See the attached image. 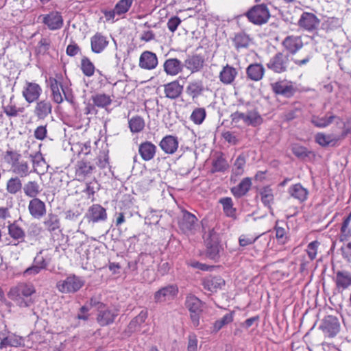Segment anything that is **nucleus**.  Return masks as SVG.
Here are the masks:
<instances>
[{
    "label": "nucleus",
    "mask_w": 351,
    "mask_h": 351,
    "mask_svg": "<svg viewBox=\"0 0 351 351\" xmlns=\"http://www.w3.org/2000/svg\"><path fill=\"white\" fill-rule=\"evenodd\" d=\"M34 292L35 289L32 285L19 283L10 289L8 295L19 306L28 307L33 303L31 295Z\"/></svg>",
    "instance_id": "f257e3e1"
},
{
    "label": "nucleus",
    "mask_w": 351,
    "mask_h": 351,
    "mask_svg": "<svg viewBox=\"0 0 351 351\" xmlns=\"http://www.w3.org/2000/svg\"><path fill=\"white\" fill-rule=\"evenodd\" d=\"M292 58L284 51L274 54L266 64L268 69L274 73L281 74L293 69Z\"/></svg>",
    "instance_id": "f03ea898"
},
{
    "label": "nucleus",
    "mask_w": 351,
    "mask_h": 351,
    "mask_svg": "<svg viewBox=\"0 0 351 351\" xmlns=\"http://www.w3.org/2000/svg\"><path fill=\"white\" fill-rule=\"evenodd\" d=\"M84 285V281L79 276L70 275L56 284V288L62 293H73L79 291Z\"/></svg>",
    "instance_id": "7ed1b4c3"
},
{
    "label": "nucleus",
    "mask_w": 351,
    "mask_h": 351,
    "mask_svg": "<svg viewBox=\"0 0 351 351\" xmlns=\"http://www.w3.org/2000/svg\"><path fill=\"white\" fill-rule=\"evenodd\" d=\"M246 16L250 22L261 25L268 21L270 13L267 6L263 3L253 6L246 13Z\"/></svg>",
    "instance_id": "20e7f679"
},
{
    "label": "nucleus",
    "mask_w": 351,
    "mask_h": 351,
    "mask_svg": "<svg viewBox=\"0 0 351 351\" xmlns=\"http://www.w3.org/2000/svg\"><path fill=\"white\" fill-rule=\"evenodd\" d=\"M185 304L190 312V316L193 325L197 327L199 325L200 314L202 312V302L193 295H188Z\"/></svg>",
    "instance_id": "39448f33"
},
{
    "label": "nucleus",
    "mask_w": 351,
    "mask_h": 351,
    "mask_svg": "<svg viewBox=\"0 0 351 351\" xmlns=\"http://www.w3.org/2000/svg\"><path fill=\"white\" fill-rule=\"evenodd\" d=\"M178 293L176 285H169L161 287L154 295V300L157 304L165 303L174 299Z\"/></svg>",
    "instance_id": "423d86ee"
},
{
    "label": "nucleus",
    "mask_w": 351,
    "mask_h": 351,
    "mask_svg": "<svg viewBox=\"0 0 351 351\" xmlns=\"http://www.w3.org/2000/svg\"><path fill=\"white\" fill-rule=\"evenodd\" d=\"M196 216L186 210H182V217L178 221L180 229L185 234L193 233L197 226Z\"/></svg>",
    "instance_id": "0eeeda50"
},
{
    "label": "nucleus",
    "mask_w": 351,
    "mask_h": 351,
    "mask_svg": "<svg viewBox=\"0 0 351 351\" xmlns=\"http://www.w3.org/2000/svg\"><path fill=\"white\" fill-rule=\"evenodd\" d=\"M282 46L290 56L295 55L302 49L303 41L301 36L290 35L286 36L281 43Z\"/></svg>",
    "instance_id": "6e6552de"
},
{
    "label": "nucleus",
    "mask_w": 351,
    "mask_h": 351,
    "mask_svg": "<svg viewBox=\"0 0 351 351\" xmlns=\"http://www.w3.org/2000/svg\"><path fill=\"white\" fill-rule=\"evenodd\" d=\"M41 93L42 88L40 86L36 83L29 82H26L22 92L23 97L29 104L38 101Z\"/></svg>",
    "instance_id": "1a4fd4ad"
},
{
    "label": "nucleus",
    "mask_w": 351,
    "mask_h": 351,
    "mask_svg": "<svg viewBox=\"0 0 351 351\" xmlns=\"http://www.w3.org/2000/svg\"><path fill=\"white\" fill-rule=\"evenodd\" d=\"M273 92L287 98L291 97L295 93V88L291 82L280 80L271 84Z\"/></svg>",
    "instance_id": "9d476101"
},
{
    "label": "nucleus",
    "mask_w": 351,
    "mask_h": 351,
    "mask_svg": "<svg viewBox=\"0 0 351 351\" xmlns=\"http://www.w3.org/2000/svg\"><path fill=\"white\" fill-rule=\"evenodd\" d=\"M319 23L320 20L313 13L308 12H303L298 21L299 27L308 32L316 29Z\"/></svg>",
    "instance_id": "9b49d317"
},
{
    "label": "nucleus",
    "mask_w": 351,
    "mask_h": 351,
    "mask_svg": "<svg viewBox=\"0 0 351 351\" xmlns=\"http://www.w3.org/2000/svg\"><path fill=\"white\" fill-rule=\"evenodd\" d=\"M183 64L191 73H197L203 69L205 64V58L201 54L189 55Z\"/></svg>",
    "instance_id": "f8f14e48"
},
{
    "label": "nucleus",
    "mask_w": 351,
    "mask_h": 351,
    "mask_svg": "<svg viewBox=\"0 0 351 351\" xmlns=\"http://www.w3.org/2000/svg\"><path fill=\"white\" fill-rule=\"evenodd\" d=\"M320 328L328 337H333L339 332L340 325L336 317L328 315L324 319Z\"/></svg>",
    "instance_id": "ddd939ff"
},
{
    "label": "nucleus",
    "mask_w": 351,
    "mask_h": 351,
    "mask_svg": "<svg viewBox=\"0 0 351 351\" xmlns=\"http://www.w3.org/2000/svg\"><path fill=\"white\" fill-rule=\"evenodd\" d=\"M117 315L116 311L110 309L106 305H100V309L97 311V322L101 326H106L112 324Z\"/></svg>",
    "instance_id": "4468645a"
},
{
    "label": "nucleus",
    "mask_w": 351,
    "mask_h": 351,
    "mask_svg": "<svg viewBox=\"0 0 351 351\" xmlns=\"http://www.w3.org/2000/svg\"><path fill=\"white\" fill-rule=\"evenodd\" d=\"M207 256L213 260L219 258V246L217 243V237L213 229L209 231L208 237L206 238Z\"/></svg>",
    "instance_id": "2eb2a0df"
},
{
    "label": "nucleus",
    "mask_w": 351,
    "mask_h": 351,
    "mask_svg": "<svg viewBox=\"0 0 351 351\" xmlns=\"http://www.w3.org/2000/svg\"><path fill=\"white\" fill-rule=\"evenodd\" d=\"M43 23L47 26L50 30L60 29L63 25V19L58 12H51L48 14L41 15Z\"/></svg>",
    "instance_id": "dca6fc26"
},
{
    "label": "nucleus",
    "mask_w": 351,
    "mask_h": 351,
    "mask_svg": "<svg viewBox=\"0 0 351 351\" xmlns=\"http://www.w3.org/2000/svg\"><path fill=\"white\" fill-rule=\"evenodd\" d=\"M28 210L33 218L40 219L46 215L45 203L38 198L32 199L28 204Z\"/></svg>",
    "instance_id": "f3484780"
},
{
    "label": "nucleus",
    "mask_w": 351,
    "mask_h": 351,
    "mask_svg": "<svg viewBox=\"0 0 351 351\" xmlns=\"http://www.w3.org/2000/svg\"><path fill=\"white\" fill-rule=\"evenodd\" d=\"M94 169V165H91L90 162L81 160L77 161L76 163L75 176L78 180H83L86 178L90 177Z\"/></svg>",
    "instance_id": "a211bd4d"
},
{
    "label": "nucleus",
    "mask_w": 351,
    "mask_h": 351,
    "mask_svg": "<svg viewBox=\"0 0 351 351\" xmlns=\"http://www.w3.org/2000/svg\"><path fill=\"white\" fill-rule=\"evenodd\" d=\"M158 65V58L156 53L149 51H143L139 58V66L147 70L155 69Z\"/></svg>",
    "instance_id": "6ab92c4d"
},
{
    "label": "nucleus",
    "mask_w": 351,
    "mask_h": 351,
    "mask_svg": "<svg viewBox=\"0 0 351 351\" xmlns=\"http://www.w3.org/2000/svg\"><path fill=\"white\" fill-rule=\"evenodd\" d=\"M14 99V95H12L8 101L2 100V109L8 117H16L24 111V108L18 107Z\"/></svg>",
    "instance_id": "aec40b11"
},
{
    "label": "nucleus",
    "mask_w": 351,
    "mask_h": 351,
    "mask_svg": "<svg viewBox=\"0 0 351 351\" xmlns=\"http://www.w3.org/2000/svg\"><path fill=\"white\" fill-rule=\"evenodd\" d=\"M36 101L34 114L38 119H45L51 113L52 105L51 101L47 99Z\"/></svg>",
    "instance_id": "412c9836"
},
{
    "label": "nucleus",
    "mask_w": 351,
    "mask_h": 351,
    "mask_svg": "<svg viewBox=\"0 0 351 351\" xmlns=\"http://www.w3.org/2000/svg\"><path fill=\"white\" fill-rule=\"evenodd\" d=\"M204 288L211 292H217L225 285V280L220 276H208L202 279Z\"/></svg>",
    "instance_id": "4be33fe9"
},
{
    "label": "nucleus",
    "mask_w": 351,
    "mask_h": 351,
    "mask_svg": "<svg viewBox=\"0 0 351 351\" xmlns=\"http://www.w3.org/2000/svg\"><path fill=\"white\" fill-rule=\"evenodd\" d=\"M178 144L176 136L167 135L160 141L159 146L165 154H173L178 148Z\"/></svg>",
    "instance_id": "5701e85b"
},
{
    "label": "nucleus",
    "mask_w": 351,
    "mask_h": 351,
    "mask_svg": "<svg viewBox=\"0 0 351 351\" xmlns=\"http://www.w3.org/2000/svg\"><path fill=\"white\" fill-rule=\"evenodd\" d=\"M88 218L93 223L104 221L107 219L106 210L100 204H93L88 210Z\"/></svg>",
    "instance_id": "b1692460"
},
{
    "label": "nucleus",
    "mask_w": 351,
    "mask_h": 351,
    "mask_svg": "<svg viewBox=\"0 0 351 351\" xmlns=\"http://www.w3.org/2000/svg\"><path fill=\"white\" fill-rule=\"evenodd\" d=\"M163 68L167 75L176 76L182 71L184 64L177 58H169L164 62Z\"/></svg>",
    "instance_id": "393cba45"
},
{
    "label": "nucleus",
    "mask_w": 351,
    "mask_h": 351,
    "mask_svg": "<svg viewBox=\"0 0 351 351\" xmlns=\"http://www.w3.org/2000/svg\"><path fill=\"white\" fill-rule=\"evenodd\" d=\"M183 88V86L177 80L167 83L164 85L165 97L170 99H178L181 95Z\"/></svg>",
    "instance_id": "a878e982"
},
{
    "label": "nucleus",
    "mask_w": 351,
    "mask_h": 351,
    "mask_svg": "<svg viewBox=\"0 0 351 351\" xmlns=\"http://www.w3.org/2000/svg\"><path fill=\"white\" fill-rule=\"evenodd\" d=\"M248 79L258 82L263 79L265 74V68L261 63L250 64L246 69Z\"/></svg>",
    "instance_id": "bb28decb"
},
{
    "label": "nucleus",
    "mask_w": 351,
    "mask_h": 351,
    "mask_svg": "<svg viewBox=\"0 0 351 351\" xmlns=\"http://www.w3.org/2000/svg\"><path fill=\"white\" fill-rule=\"evenodd\" d=\"M288 193L291 197L298 199L300 203H302L307 199L308 191L300 183H297L289 187Z\"/></svg>",
    "instance_id": "cd10ccee"
},
{
    "label": "nucleus",
    "mask_w": 351,
    "mask_h": 351,
    "mask_svg": "<svg viewBox=\"0 0 351 351\" xmlns=\"http://www.w3.org/2000/svg\"><path fill=\"white\" fill-rule=\"evenodd\" d=\"M91 50L95 53L102 52L108 45L107 38L100 33H96L90 38Z\"/></svg>",
    "instance_id": "c85d7f7f"
},
{
    "label": "nucleus",
    "mask_w": 351,
    "mask_h": 351,
    "mask_svg": "<svg viewBox=\"0 0 351 351\" xmlns=\"http://www.w3.org/2000/svg\"><path fill=\"white\" fill-rule=\"evenodd\" d=\"M156 149L152 142L145 141L140 144L138 153L145 161H149L154 158Z\"/></svg>",
    "instance_id": "c756f323"
},
{
    "label": "nucleus",
    "mask_w": 351,
    "mask_h": 351,
    "mask_svg": "<svg viewBox=\"0 0 351 351\" xmlns=\"http://www.w3.org/2000/svg\"><path fill=\"white\" fill-rule=\"evenodd\" d=\"M335 281L337 289H346L351 286V273L346 270L337 271Z\"/></svg>",
    "instance_id": "7c9ffc66"
},
{
    "label": "nucleus",
    "mask_w": 351,
    "mask_h": 351,
    "mask_svg": "<svg viewBox=\"0 0 351 351\" xmlns=\"http://www.w3.org/2000/svg\"><path fill=\"white\" fill-rule=\"evenodd\" d=\"M238 73L235 68L230 66L229 64H226L223 67L222 70L219 73V80L223 84H231L235 77H237Z\"/></svg>",
    "instance_id": "2f4dec72"
},
{
    "label": "nucleus",
    "mask_w": 351,
    "mask_h": 351,
    "mask_svg": "<svg viewBox=\"0 0 351 351\" xmlns=\"http://www.w3.org/2000/svg\"><path fill=\"white\" fill-rule=\"evenodd\" d=\"M234 47L237 51L242 49H247L252 43V39L248 34L240 32L234 34L232 38Z\"/></svg>",
    "instance_id": "473e14b6"
},
{
    "label": "nucleus",
    "mask_w": 351,
    "mask_h": 351,
    "mask_svg": "<svg viewBox=\"0 0 351 351\" xmlns=\"http://www.w3.org/2000/svg\"><path fill=\"white\" fill-rule=\"evenodd\" d=\"M8 234L14 241H16L18 243L24 241L25 237V230L18 224L16 221L13 223H10L8 226Z\"/></svg>",
    "instance_id": "72a5a7b5"
},
{
    "label": "nucleus",
    "mask_w": 351,
    "mask_h": 351,
    "mask_svg": "<svg viewBox=\"0 0 351 351\" xmlns=\"http://www.w3.org/2000/svg\"><path fill=\"white\" fill-rule=\"evenodd\" d=\"M45 229L50 232H55L60 228L59 217L53 213H49L43 221Z\"/></svg>",
    "instance_id": "f704fd0d"
},
{
    "label": "nucleus",
    "mask_w": 351,
    "mask_h": 351,
    "mask_svg": "<svg viewBox=\"0 0 351 351\" xmlns=\"http://www.w3.org/2000/svg\"><path fill=\"white\" fill-rule=\"evenodd\" d=\"M204 90L203 82L201 80L190 82L186 88V93L192 99L197 98Z\"/></svg>",
    "instance_id": "c9c22d12"
},
{
    "label": "nucleus",
    "mask_w": 351,
    "mask_h": 351,
    "mask_svg": "<svg viewBox=\"0 0 351 351\" xmlns=\"http://www.w3.org/2000/svg\"><path fill=\"white\" fill-rule=\"evenodd\" d=\"M252 180L250 178H243L236 186L231 189V192L236 197H241L245 195L250 189Z\"/></svg>",
    "instance_id": "e433bc0d"
},
{
    "label": "nucleus",
    "mask_w": 351,
    "mask_h": 351,
    "mask_svg": "<svg viewBox=\"0 0 351 351\" xmlns=\"http://www.w3.org/2000/svg\"><path fill=\"white\" fill-rule=\"evenodd\" d=\"M313 57V52L311 48L304 49L295 58H292V62L298 66L307 64Z\"/></svg>",
    "instance_id": "4c0bfd02"
},
{
    "label": "nucleus",
    "mask_w": 351,
    "mask_h": 351,
    "mask_svg": "<svg viewBox=\"0 0 351 351\" xmlns=\"http://www.w3.org/2000/svg\"><path fill=\"white\" fill-rule=\"evenodd\" d=\"M23 189L25 195L32 199L37 198V196L42 191L40 184L35 180L28 181L26 182L24 184Z\"/></svg>",
    "instance_id": "58836bf2"
},
{
    "label": "nucleus",
    "mask_w": 351,
    "mask_h": 351,
    "mask_svg": "<svg viewBox=\"0 0 351 351\" xmlns=\"http://www.w3.org/2000/svg\"><path fill=\"white\" fill-rule=\"evenodd\" d=\"M12 168V171L18 175L20 178H25L28 176L31 170L29 165L27 161L19 160Z\"/></svg>",
    "instance_id": "ea45409f"
},
{
    "label": "nucleus",
    "mask_w": 351,
    "mask_h": 351,
    "mask_svg": "<svg viewBox=\"0 0 351 351\" xmlns=\"http://www.w3.org/2000/svg\"><path fill=\"white\" fill-rule=\"evenodd\" d=\"M23 343V339L21 337L17 336L14 334H11L8 337L3 338L0 342V348L3 349L8 346L19 347Z\"/></svg>",
    "instance_id": "a19ab883"
},
{
    "label": "nucleus",
    "mask_w": 351,
    "mask_h": 351,
    "mask_svg": "<svg viewBox=\"0 0 351 351\" xmlns=\"http://www.w3.org/2000/svg\"><path fill=\"white\" fill-rule=\"evenodd\" d=\"M234 314L233 311L230 312L224 315L221 319L216 320L211 328V332L216 333L223 327L231 323L233 321Z\"/></svg>",
    "instance_id": "79ce46f5"
},
{
    "label": "nucleus",
    "mask_w": 351,
    "mask_h": 351,
    "mask_svg": "<svg viewBox=\"0 0 351 351\" xmlns=\"http://www.w3.org/2000/svg\"><path fill=\"white\" fill-rule=\"evenodd\" d=\"M60 88L62 89L63 92L64 89L60 83H59L56 80H54L53 82L51 84V90L52 92L51 96L53 101L56 104H61L63 101V98L60 91ZM64 95H66L65 93H64ZM66 100H68L66 96H65Z\"/></svg>",
    "instance_id": "37998d69"
},
{
    "label": "nucleus",
    "mask_w": 351,
    "mask_h": 351,
    "mask_svg": "<svg viewBox=\"0 0 351 351\" xmlns=\"http://www.w3.org/2000/svg\"><path fill=\"white\" fill-rule=\"evenodd\" d=\"M148 316L147 311L143 310L139 314L136 316L129 324V329L132 331H136L138 330L140 326L143 324L147 319Z\"/></svg>",
    "instance_id": "c03bdc74"
},
{
    "label": "nucleus",
    "mask_w": 351,
    "mask_h": 351,
    "mask_svg": "<svg viewBox=\"0 0 351 351\" xmlns=\"http://www.w3.org/2000/svg\"><path fill=\"white\" fill-rule=\"evenodd\" d=\"M129 128L132 133H138L145 128L144 119L138 116L132 117L128 121Z\"/></svg>",
    "instance_id": "a18cd8bd"
},
{
    "label": "nucleus",
    "mask_w": 351,
    "mask_h": 351,
    "mask_svg": "<svg viewBox=\"0 0 351 351\" xmlns=\"http://www.w3.org/2000/svg\"><path fill=\"white\" fill-rule=\"evenodd\" d=\"M22 187V182L19 177H12L7 181L6 190L12 195L16 194L21 190Z\"/></svg>",
    "instance_id": "49530a36"
},
{
    "label": "nucleus",
    "mask_w": 351,
    "mask_h": 351,
    "mask_svg": "<svg viewBox=\"0 0 351 351\" xmlns=\"http://www.w3.org/2000/svg\"><path fill=\"white\" fill-rule=\"evenodd\" d=\"M219 203L223 206V210L226 216L236 217V209L233 208L232 200L230 197H223L219 199Z\"/></svg>",
    "instance_id": "de8ad7c7"
},
{
    "label": "nucleus",
    "mask_w": 351,
    "mask_h": 351,
    "mask_svg": "<svg viewBox=\"0 0 351 351\" xmlns=\"http://www.w3.org/2000/svg\"><path fill=\"white\" fill-rule=\"evenodd\" d=\"M263 119L256 110L248 111L246 113L245 125L256 127L261 125Z\"/></svg>",
    "instance_id": "09e8293b"
},
{
    "label": "nucleus",
    "mask_w": 351,
    "mask_h": 351,
    "mask_svg": "<svg viewBox=\"0 0 351 351\" xmlns=\"http://www.w3.org/2000/svg\"><path fill=\"white\" fill-rule=\"evenodd\" d=\"M92 100L95 106L99 108H106L111 104L110 97L106 94H97L92 96Z\"/></svg>",
    "instance_id": "8fccbe9b"
},
{
    "label": "nucleus",
    "mask_w": 351,
    "mask_h": 351,
    "mask_svg": "<svg viewBox=\"0 0 351 351\" xmlns=\"http://www.w3.org/2000/svg\"><path fill=\"white\" fill-rule=\"evenodd\" d=\"M335 118V116L332 114L323 117H313L311 123L317 128H326L334 121Z\"/></svg>",
    "instance_id": "3c124183"
},
{
    "label": "nucleus",
    "mask_w": 351,
    "mask_h": 351,
    "mask_svg": "<svg viewBox=\"0 0 351 351\" xmlns=\"http://www.w3.org/2000/svg\"><path fill=\"white\" fill-rule=\"evenodd\" d=\"M81 70L84 75L91 77L94 75L95 67L90 59L84 56L81 60Z\"/></svg>",
    "instance_id": "603ef678"
},
{
    "label": "nucleus",
    "mask_w": 351,
    "mask_h": 351,
    "mask_svg": "<svg viewBox=\"0 0 351 351\" xmlns=\"http://www.w3.org/2000/svg\"><path fill=\"white\" fill-rule=\"evenodd\" d=\"M206 117V112L204 108H195L191 116L190 119L196 125H200L203 123Z\"/></svg>",
    "instance_id": "864d4df0"
},
{
    "label": "nucleus",
    "mask_w": 351,
    "mask_h": 351,
    "mask_svg": "<svg viewBox=\"0 0 351 351\" xmlns=\"http://www.w3.org/2000/svg\"><path fill=\"white\" fill-rule=\"evenodd\" d=\"M44 250L38 252L34 258L33 263L39 267L40 269H46L51 262V258L47 256H43Z\"/></svg>",
    "instance_id": "5fc2aeb1"
},
{
    "label": "nucleus",
    "mask_w": 351,
    "mask_h": 351,
    "mask_svg": "<svg viewBox=\"0 0 351 351\" xmlns=\"http://www.w3.org/2000/svg\"><path fill=\"white\" fill-rule=\"evenodd\" d=\"M260 195L263 204L266 206H269L274 202L273 190L269 186L264 187L260 191Z\"/></svg>",
    "instance_id": "6e6d98bb"
},
{
    "label": "nucleus",
    "mask_w": 351,
    "mask_h": 351,
    "mask_svg": "<svg viewBox=\"0 0 351 351\" xmlns=\"http://www.w3.org/2000/svg\"><path fill=\"white\" fill-rule=\"evenodd\" d=\"M134 0H119L115 5L117 15L121 16L127 13L131 8Z\"/></svg>",
    "instance_id": "4d7b16f0"
},
{
    "label": "nucleus",
    "mask_w": 351,
    "mask_h": 351,
    "mask_svg": "<svg viewBox=\"0 0 351 351\" xmlns=\"http://www.w3.org/2000/svg\"><path fill=\"white\" fill-rule=\"evenodd\" d=\"M228 167V164L225 158L223 157H217L213 162L212 172H221L226 170Z\"/></svg>",
    "instance_id": "13d9d810"
},
{
    "label": "nucleus",
    "mask_w": 351,
    "mask_h": 351,
    "mask_svg": "<svg viewBox=\"0 0 351 351\" xmlns=\"http://www.w3.org/2000/svg\"><path fill=\"white\" fill-rule=\"evenodd\" d=\"M245 165V157L241 155L239 156L234 163L232 168V174L236 176L242 175L243 173V167Z\"/></svg>",
    "instance_id": "bf43d9fd"
},
{
    "label": "nucleus",
    "mask_w": 351,
    "mask_h": 351,
    "mask_svg": "<svg viewBox=\"0 0 351 351\" xmlns=\"http://www.w3.org/2000/svg\"><path fill=\"white\" fill-rule=\"evenodd\" d=\"M291 151L296 157L300 159H304L312 154L311 151H308L306 147L300 145H293L291 147Z\"/></svg>",
    "instance_id": "052dcab7"
},
{
    "label": "nucleus",
    "mask_w": 351,
    "mask_h": 351,
    "mask_svg": "<svg viewBox=\"0 0 351 351\" xmlns=\"http://www.w3.org/2000/svg\"><path fill=\"white\" fill-rule=\"evenodd\" d=\"M96 165L100 169H105L109 165L108 151L103 150L96 158Z\"/></svg>",
    "instance_id": "680f3d73"
},
{
    "label": "nucleus",
    "mask_w": 351,
    "mask_h": 351,
    "mask_svg": "<svg viewBox=\"0 0 351 351\" xmlns=\"http://www.w3.org/2000/svg\"><path fill=\"white\" fill-rule=\"evenodd\" d=\"M21 155L16 152L8 150L5 152L4 159L12 167L20 159Z\"/></svg>",
    "instance_id": "e2e57ef3"
},
{
    "label": "nucleus",
    "mask_w": 351,
    "mask_h": 351,
    "mask_svg": "<svg viewBox=\"0 0 351 351\" xmlns=\"http://www.w3.org/2000/svg\"><path fill=\"white\" fill-rule=\"evenodd\" d=\"M315 141L321 146L326 147L333 141V138L330 135H326L324 133H318L315 136Z\"/></svg>",
    "instance_id": "0e129e2a"
},
{
    "label": "nucleus",
    "mask_w": 351,
    "mask_h": 351,
    "mask_svg": "<svg viewBox=\"0 0 351 351\" xmlns=\"http://www.w3.org/2000/svg\"><path fill=\"white\" fill-rule=\"evenodd\" d=\"M319 245V243L317 241L311 242L306 249L307 254L309 257V258L313 261L316 258L317 253V247Z\"/></svg>",
    "instance_id": "69168bd1"
},
{
    "label": "nucleus",
    "mask_w": 351,
    "mask_h": 351,
    "mask_svg": "<svg viewBox=\"0 0 351 351\" xmlns=\"http://www.w3.org/2000/svg\"><path fill=\"white\" fill-rule=\"evenodd\" d=\"M301 114V108L300 107H294L287 111L284 114L286 121H290L298 117Z\"/></svg>",
    "instance_id": "338daca9"
},
{
    "label": "nucleus",
    "mask_w": 351,
    "mask_h": 351,
    "mask_svg": "<svg viewBox=\"0 0 351 351\" xmlns=\"http://www.w3.org/2000/svg\"><path fill=\"white\" fill-rule=\"evenodd\" d=\"M95 184H97L95 179L93 182H89L86 184V188L83 190V193L87 195L88 199H94V195L96 192Z\"/></svg>",
    "instance_id": "774afa93"
}]
</instances>
